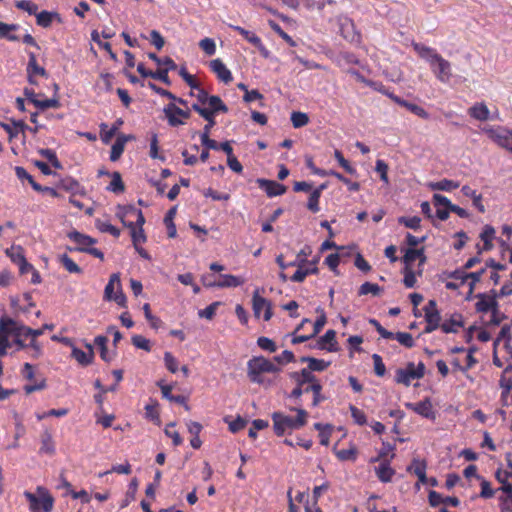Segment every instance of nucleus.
<instances>
[{
  "mask_svg": "<svg viewBox=\"0 0 512 512\" xmlns=\"http://www.w3.org/2000/svg\"><path fill=\"white\" fill-rule=\"evenodd\" d=\"M104 299L115 301L119 306L126 307V296L123 294L119 273H113L104 290Z\"/></svg>",
  "mask_w": 512,
  "mask_h": 512,
  "instance_id": "nucleus-5",
  "label": "nucleus"
},
{
  "mask_svg": "<svg viewBox=\"0 0 512 512\" xmlns=\"http://www.w3.org/2000/svg\"><path fill=\"white\" fill-rule=\"evenodd\" d=\"M111 176L112 180L108 189L114 193H123L125 190V185L122 181L121 174L119 172H113Z\"/></svg>",
  "mask_w": 512,
  "mask_h": 512,
  "instance_id": "nucleus-39",
  "label": "nucleus"
},
{
  "mask_svg": "<svg viewBox=\"0 0 512 512\" xmlns=\"http://www.w3.org/2000/svg\"><path fill=\"white\" fill-rule=\"evenodd\" d=\"M321 350H328L330 352H336L337 341H336V332L332 329L326 331V333L319 338L316 345L314 346Z\"/></svg>",
  "mask_w": 512,
  "mask_h": 512,
  "instance_id": "nucleus-13",
  "label": "nucleus"
},
{
  "mask_svg": "<svg viewBox=\"0 0 512 512\" xmlns=\"http://www.w3.org/2000/svg\"><path fill=\"white\" fill-rule=\"evenodd\" d=\"M495 236V229L490 225H485L480 234L481 240L484 242L483 250L488 251L493 248L492 240Z\"/></svg>",
  "mask_w": 512,
  "mask_h": 512,
  "instance_id": "nucleus-31",
  "label": "nucleus"
},
{
  "mask_svg": "<svg viewBox=\"0 0 512 512\" xmlns=\"http://www.w3.org/2000/svg\"><path fill=\"white\" fill-rule=\"evenodd\" d=\"M39 452L47 455H53L55 453L53 437L48 430H45L41 435V447Z\"/></svg>",
  "mask_w": 512,
  "mask_h": 512,
  "instance_id": "nucleus-26",
  "label": "nucleus"
},
{
  "mask_svg": "<svg viewBox=\"0 0 512 512\" xmlns=\"http://www.w3.org/2000/svg\"><path fill=\"white\" fill-rule=\"evenodd\" d=\"M211 70L217 75L218 79L224 83L232 81L233 77L230 70L220 59H214L210 62Z\"/></svg>",
  "mask_w": 512,
  "mask_h": 512,
  "instance_id": "nucleus-14",
  "label": "nucleus"
},
{
  "mask_svg": "<svg viewBox=\"0 0 512 512\" xmlns=\"http://www.w3.org/2000/svg\"><path fill=\"white\" fill-rule=\"evenodd\" d=\"M258 186L265 190L268 197H275L284 194L287 190L286 186L274 180L258 178L256 180Z\"/></svg>",
  "mask_w": 512,
  "mask_h": 512,
  "instance_id": "nucleus-12",
  "label": "nucleus"
},
{
  "mask_svg": "<svg viewBox=\"0 0 512 512\" xmlns=\"http://www.w3.org/2000/svg\"><path fill=\"white\" fill-rule=\"evenodd\" d=\"M252 305L255 317L259 318L262 311H264V320L268 321L272 317L271 303L259 295V289L253 293Z\"/></svg>",
  "mask_w": 512,
  "mask_h": 512,
  "instance_id": "nucleus-10",
  "label": "nucleus"
},
{
  "mask_svg": "<svg viewBox=\"0 0 512 512\" xmlns=\"http://www.w3.org/2000/svg\"><path fill=\"white\" fill-rule=\"evenodd\" d=\"M107 337L105 336H97L94 340L95 344L100 348V356L101 358L106 361V362H110L112 357H110L108 355V351H107Z\"/></svg>",
  "mask_w": 512,
  "mask_h": 512,
  "instance_id": "nucleus-45",
  "label": "nucleus"
},
{
  "mask_svg": "<svg viewBox=\"0 0 512 512\" xmlns=\"http://www.w3.org/2000/svg\"><path fill=\"white\" fill-rule=\"evenodd\" d=\"M382 290L383 289L377 284L365 282L360 286L358 294L362 296L371 293L374 296H378Z\"/></svg>",
  "mask_w": 512,
  "mask_h": 512,
  "instance_id": "nucleus-42",
  "label": "nucleus"
},
{
  "mask_svg": "<svg viewBox=\"0 0 512 512\" xmlns=\"http://www.w3.org/2000/svg\"><path fill=\"white\" fill-rule=\"evenodd\" d=\"M311 392L313 393V402L312 405L314 407L318 406L321 401L324 400L323 395L321 394L322 385L317 380L314 384L310 385Z\"/></svg>",
  "mask_w": 512,
  "mask_h": 512,
  "instance_id": "nucleus-53",
  "label": "nucleus"
},
{
  "mask_svg": "<svg viewBox=\"0 0 512 512\" xmlns=\"http://www.w3.org/2000/svg\"><path fill=\"white\" fill-rule=\"evenodd\" d=\"M291 377L295 380L298 386H303L304 384L312 385L317 381L316 376L307 368H303L300 372L292 373Z\"/></svg>",
  "mask_w": 512,
  "mask_h": 512,
  "instance_id": "nucleus-23",
  "label": "nucleus"
},
{
  "mask_svg": "<svg viewBox=\"0 0 512 512\" xmlns=\"http://www.w3.org/2000/svg\"><path fill=\"white\" fill-rule=\"evenodd\" d=\"M430 188L432 190H439V191H450L452 189H456L459 187L458 182H454L452 180L443 179L441 181L431 183Z\"/></svg>",
  "mask_w": 512,
  "mask_h": 512,
  "instance_id": "nucleus-36",
  "label": "nucleus"
},
{
  "mask_svg": "<svg viewBox=\"0 0 512 512\" xmlns=\"http://www.w3.org/2000/svg\"><path fill=\"white\" fill-rule=\"evenodd\" d=\"M469 114L471 117H473L477 120L485 121L489 117V110L485 104L481 103V104H476V105L472 106L469 109Z\"/></svg>",
  "mask_w": 512,
  "mask_h": 512,
  "instance_id": "nucleus-32",
  "label": "nucleus"
},
{
  "mask_svg": "<svg viewBox=\"0 0 512 512\" xmlns=\"http://www.w3.org/2000/svg\"><path fill=\"white\" fill-rule=\"evenodd\" d=\"M300 361L303 363H308V370L312 373L313 371H324L329 365L330 362H325L324 360L316 359L309 356H303L300 358Z\"/></svg>",
  "mask_w": 512,
  "mask_h": 512,
  "instance_id": "nucleus-27",
  "label": "nucleus"
},
{
  "mask_svg": "<svg viewBox=\"0 0 512 512\" xmlns=\"http://www.w3.org/2000/svg\"><path fill=\"white\" fill-rule=\"evenodd\" d=\"M175 214H176V207H172L166 213L165 218H164V223H165V225L167 227L168 237L169 238H175L176 235H177L176 226H175V224L173 222Z\"/></svg>",
  "mask_w": 512,
  "mask_h": 512,
  "instance_id": "nucleus-34",
  "label": "nucleus"
},
{
  "mask_svg": "<svg viewBox=\"0 0 512 512\" xmlns=\"http://www.w3.org/2000/svg\"><path fill=\"white\" fill-rule=\"evenodd\" d=\"M18 28L16 24H6L0 21V37L7 38L10 41H17L16 35H10L11 31H15Z\"/></svg>",
  "mask_w": 512,
  "mask_h": 512,
  "instance_id": "nucleus-44",
  "label": "nucleus"
},
{
  "mask_svg": "<svg viewBox=\"0 0 512 512\" xmlns=\"http://www.w3.org/2000/svg\"><path fill=\"white\" fill-rule=\"evenodd\" d=\"M485 132L488 135V137L496 144H498L500 147L512 152V131L498 128L487 129Z\"/></svg>",
  "mask_w": 512,
  "mask_h": 512,
  "instance_id": "nucleus-8",
  "label": "nucleus"
},
{
  "mask_svg": "<svg viewBox=\"0 0 512 512\" xmlns=\"http://www.w3.org/2000/svg\"><path fill=\"white\" fill-rule=\"evenodd\" d=\"M149 154L153 159H160L161 161H165V157L159 154L158 137L156 134H153L151 137Z\"/></svg>",
  "mask_w": 512,
  "mask_h": 512,
  "instance_id": "nucleus-57",
  "label": "nucleus"
},
{
  "mask_svg": "<svg viewBox=\"0 0 512 512\" xmlns=\"http://www.w3.org/2000/svg\"><path fill=\"white\" fill-rule=\"evenodd\" d=\"M40 155L45 157L54 168L56 169H62V165L60 161L58 160L56 153L51 149H41L39 150Z\"/></svg>",
  "mask_w": 512,
  "mask_h": 512,
  "instance_id": "nucleus-50",
  "label": "nucleus"
},
{
  "mask_svg": "<svg viewBox=\"0 0 512 512\" xmlns=\"http://www.w3.org/2000/svg\"><path fill=\"white\" fill-rule=\"evenodd\" d=\"M121 221L124 225H126L128 228H130L131 237H132L133 245L135 248H137V245L139 243H144L146 241V236H145L143 228H141V227L136 228L135 224L133 222L126 223L125 220L123 219V216H121Z\"/></svg>",
  "mask_w": 512,
  "mask_h": 512,
  "instance_id": "nucleus-25",
  "label": "nucleus"
},
{
  "mask_svg": "<svg viewBox=\"0 0 512 512\" xmlns=\"http://www.w3.org/2000/svg\"><path fill=\"white\" fill-rule=\"evenodd\" d=\"M463 326L461 314H453L449 320L443 322L440 326L444 333H456Z\"/></svg>",
  "mask_w": 512,
  "mask_h": 512,
  "instance_id": "nucleus-22",
  "label": "nucleus"
},
{
  "mask_svg": "<svg viewBox=\"0 0 512 512\" xmlns=\"http://www.w3.org/2000/svg\"><path fill=\"white\" fill-rule=\"evenodd\" d=\"M164 362H165L166 368L171 373H176L177 372V370H178V362H177L176 358L170 352H165L164 353Z\"/></svg>",
  "mask_w": 512,
  "mask_h": 512,
  "instance_id": "nucleus-64",
  "label": "nucleus"
},
{
  "mask_svg": "<svg viewBox=\"0 0 512 512\" xmlns=\"http://www.w3.org/2000/svg\"><path fill=\"white\" fill-rule=\"evenodd\" d=\"M60 261L68 272L77 274L82 272V269L68 255H62Z\"/></svg>",
  "mask_w": 512,
  "mask_h": 512,
  "instance_id": "nucleus-48",
  "label": "nucleus"
},
{
  "mask_svg": "<svg viewBox=\"0 0 512 512\" xmlns=\"http://www.w3.org/2000/svg\"><path fill=\"white\" fill-rule=\"evenodd\" d=\"M291 122L294 128H301L309 123V117L306 113L294 111L291 114Z\"/></svg>",
  "mask_w": 512,
  "mask_h": 512,
  "instance_id": "nucleus-40",
  "label": "nucleus"
},
{
  "mask_svg": "<svg viewBox=\"0 0 512 512\" xmlns=\"http://www.w3.org/2000/svg\"><path fill=\"white\" fill-rule=\"evenodd\" d=\"M148 56L151 60L155 61L157 65H164L166 67L165 69L175 70L177 68V65L170 57L159 58L155 53H149Z\"/></svg>",
  "mask_w": 512,
  "mask_h": 512,
  "instance_id": "nucleus-46",
  "label": "nucleus"
},
{
  "mask_svg": "<svg viewBox=\"0 0 512 512\" xmlns=\"http://www.w3.org/2000/svg\"><path fill=\"white\" fill-rule=\"evenodd\" d=\"M16 7L27 11L30 15H35L38 10V6L29 0H20L16 2Z\"/></svg>",
  "mask_w": 512,
  "mask_h": 512,
  "instance_id": "nucleus-62",
  "label": "nucleus"
},
{
  "mask_svg": "<svg viewBox=\"0 0 512 512\" xmlns=\"http://www.w3.org/2000/svg\"><path fill=\"white\" fill-rule=\"evenodd\" d=\"M36 19H37V24L39 26H42L44 28L46 27H49L52 23V19L54 16H57V13H51V12H48V11H42L40 13H36Z\"/></svg>",
  "mask_w": 512,
  "mask_h": 512,
  "instance_id": "nucleus-47",
  "label": "nucleus"
},
{
  "mask_svg": "<svg viewBox=\"0 0 512 512\" xmlns=\"http://www.w3.org/2000/svg\"><path fill=\"white\" fill-rule=\"evenodd\" d=\"M419 259V264L423 265L426 262V256L424 255V249H412L409 248L406 250L405 255L402 260L405 264V267H412L414 261Z\"/></svg>",
  "mask_w": 512,
  "mask_h": 512,
  "instance_id": "nucleus-19",
  "label": "nucleus"
},
{
  "mask_svg": "<svg viewBox=\"0 0 512 512\" xmlns=\"http://www.w3.org/2000/svg\"><path fill=\"white\" fill-rule=\"evenodd\" d=\"M22 328H28L27 326L20 324L19 322H16L10 318H2L0 319V332L4 334H11L15 336V342L20 346L24 347L23 341L29 337V334H27L25 331L22 330Z\"/></svg>",
  "mask_w": 512,
  "mask_h": 512,
  "instance_id": "nucleus-7",
  "label": "nucleus"
},
{
  "mask_svg": "<svg viewBox=\"0 0 512 512\" xmlns=\"http://www.w3.org/2000/svg\"><path fill=\"white\" fill-rule=\"evenodd\" d=\"M211 124H212V122L210 124H206L204 126L203 132L201 134V143L207 149L218 150L219 144L215 140L210 139Z\"/></svg>",
  "mask_w": 512,
  "mask_h": 512,
  "instance_id": "nucleus-33",
  "label": "nucleus"
},
{
  "mask_svg": "<svg viewBox=\"0 0 512 512\" xmlns=\"http://www.w3.org/2000/svg\"><path fill=\"white\" fill-rule=\"evenodd\" d=\"M334 157L340 164V166L349 174H355L356 170L350 165V163L344 158L339 150H335Z\"/></svg>",
  "mask_w": 512,
  "mask_h": 512,
  "instance_id": "nucleus-60",
  "label": "nucleus"
},
{
  "mask_svg": "<svg viewBox=\"0 0 512 512\" xmlns=\"http://www.w3.org/2000/svg\"><path fill=\"white\" fill-rule=\"evenodd\" d=\"M200 48L209 56L214 55L216 52V45L213 39L204 38L199 42Z\"/></svg>",
  "mask_w": 512,
  "mask_h": 512,
  "instance_id": "nucleus-58",
  "label": "nucleus"
},
{
  "mask_svg": "<svg viewBox=\"0 0 512 512\" xmlns=\"http://www.w3.org/2000/svg\"><path fill=\"white\" fill-rule=\"evenodd\" d=\"M400 224L405 225L407 228L418 229L420 227L421 219L418 216L405 217L401 216L398 218Z\"/></svg>",
  "mask_w": 512,
  "mask_h": 512,
  "instance_id": "nucleus-56",
  "label": "nucleus"
},
{
  "mask_svg": "<svg viewBox=\"0 0 512 512\" xmlns=\"http://www.w3.org/2000/svg\"><path fill=\"white\" fill-rule=\"evenodd\" d=\"M63 342L72 346V357L82 366H88L94 359V349L89 343H86L87 352L72 345L71 340L64 338Z\"/></svg>",
  "mask_w": 512,
  "mask_h": 512,
  "instance_id": "nucleus-11",
  "label": "nucleus"
},
{
  "mask_svg": "<svg viewBox=\"0 0 512 512\" xmlns=\"http://www.w3.org/2000/svg\"><path fill=\"white\" fill-rule=\"evenodd\" d=\"M24 496L29 502L31 512H51L53 509L54 498L49 491L42 486L37 487L36 494L25 491Z\"/></svg>",
  "mask_w": 512,
  "mask_h": 512,
  "instance_id": "nucleus-2",
  "label": "nucleus"
},
{
  "mask_svg": "<svg viewBox=\"0 0 512 512\" xmlns=\"http://www.w3.org/2000/svg\"><path fill=\"white\" fill-rule=\"evenodd\" d=\"M27 74H28V81L30 84H36V81L34 80V75L39 76H46V70L39 66L36 61V56L34 53L29 54V62L27 65Z\"/></svg>",
  "mask_w": 512,
  "mask_h": 512,
  "instance_id": "nucleus-17",
  "label": "nucleus"
},
{
  "mask_svg": "<svg viewBox=\"0 0 512 512\" xmlns=\"http://www.w3.org/2000/svg\"><path fill=\"white\" fill-rule=\"evenodd\" d=\"M132 344L138 348L149 352L151 350L150 340L142 335H134L131 339Z\"/></svg>",
  "mask_w": 512,
  "mask_h": 512,
  "instance_id": "nucleus-49",
  "label": "nucleus"
},
{
  "mask_svg": "<svg viewBox=\"0 0 512 512\" xmlns=\"http://www.w3.org/2000/svg\"><path fill=\"white\" fill-rule=\"evenodd\" d=\"M293 411L297 412V417L285 415L281 412H275L272 414L273 429L277 436L284 435L287 431L299 429L307 423V412L302 408H293Z\"/></svg>",
  "mask_w": 512,
  "mask_h": 512,
  "instance_id": "nucleus-1",
  "label": "nucleus"
},
{
  "mask_svg": "<svg viewBox=\"0 0 512 512\" xmlns=\"http://www.w3.org/2000/svg\"><path fill=\"white\" fill-rule=\"evenodd\" d=\"M68 237L77 244L76 248H68L70 251L76 250L80 252L88 253L100 260L104 259V254L97 248L90 247L96 243V239L82 234L78 231H72L68 233Z\"/></svg>",
  "mask_w": 512,
  "mask_h": 512,
  "instance_id": "nucleus-4",
  "label": "nucleus"
},
{
  "mask_svg": "<svg viewBox=\"0 0 512 512\" xmlns=\"http://www.w3.org/2000/svg\"><path fill=\"white\" fill-rule=\"evenodd\" d=\"M281 369L265 357H253L247 363V376L250 381H259V373H279Z\"/></svg>",
  "mask_w": 512,
  "mask_h": 512,
  "instance_id": "nucleus-3",
  "label": "nucleus"
},
{
  "mask_svg": "<svg viewBox=\"0 0 512 512\" xmlns=\"http://www.w3.org/2000/svg\"><path fill=\"white\" fill-rule=\"evenodd\" d=\"M32 103L41 110H45L48 108H57L59 106V101L57 99H45V100H38V99H32Z\"/></svg>",
  "mask_w": 512,
  "mask_h": 512,
  "instance_id": "nucleus-55",
  "label": "nucleus"
},
{
  "mask_svg": "<svg viewBox=\"0 0 512 512\" xmlns=\"http://www.w3.org/2000/svg\"><path fill=\"white\" fill-rule=\"evenodd\" d=\"M413 48L421 58L426 59L429 63H432L433 55H438L433 49L420 43H413Z\"/></svg>",
  "mask_w": 512,
  "mask_h": 512,
  "instance_id": "nucleus-35",
  "label": "nucleus"
},
{
  "mask_svg": "<svg viewBox=\"0 0 512 512\" xmlns=\"http://www.w3.org/2000/svg\"><path fill=\"white\" fill-rule=\"evenodd\" d=\"M134 137L132 135H125V134H120L118 135L115 143L112 145V148H111V152H110V160L111 161H117L123 151H124V147H125V144L129 141V140H132Z\"/></svg>",
  "mask_w": 512,
  "mask_h": 512,
  "instance_id": "nucleus-15",
  "label": "nucleus"
},
{
  "mask_svg": "<svg viewBox=\"0 0 512 512\" xmlns=\"http://www.w3.org/2000/svg\"><path fill=\"white\" fill-rule=\"evenodd\" d=\"M123 121L121 119H118L116 121V123L110 128L108 129V125L105 124V123H102L100 125V128H101V133H100V137H101V140L104 142V143H109L111 141V139L113 138V136L116 134V131L118 130V127L120 125H122Z\"/></svg>",
  "mask_w": 512,
  "mask_h": 512,
  "instance_id": "nucleus-28",
  "label": "nucleus"
},
{
  "mask_svg": "<svg viewBox=\"0 0 512 512\" xmlns=\"http://www.w3.org/2000/svg\"><path fill=\"white\" fill-rule=\"evenodd\" d=\"M406 407L408 409L415 411L416 413L423 417L434 418L432 403L428 398L416 404L406 403Z\"/></svg>",
  "mask_w": 512,
  "mask_h": 512,
  "instance_id": "nucleus-16",
  "label": "nucleus"
},
{
  "mask_svg": "<svg viewBox=\"0 0 512 512\" xmlns=\"http://www.w3.org/2000/svg\"><path fill=\"white\" fill-rule=\"evenodd\" d=\"M389 97L397 104H399L400 106H403L405 108H407L409 111H411L412 113H414L415 115L423 118V119H427L428 118V113L420 106L416 105V104H413V103H410L406 100H403L401 99L400 97L398 96H395L393 94H389Z\"/></svg>",
  "mask_w": 512,
  "mask_h": 512,
  "instance_id": "nucleus-21",
  "label": "nucleus"
},
{
  "mask_svg": "<svg viewBox=\"0 0 512 512\" xmlns=\"http://www.w3.org/2000/svg\"><path fill=\"white\" fill-rule=\"evenodd\" d=\"M127 214L135 215L136 216V223H134L135 227L138 226V227L143 228V225L145 223V218L140 209H136L134 206H127L125 208V215H127Z\"/></svg>",
  "mask_w": 512,
  "mask_h": 512,
  "instance_id": "nucleus-54",
  "label": "nucleus"
},
{
  "mask_svg": "<svg viewBox=\"0 0 512 512\" xmlns=\"http://www.w3.org/2000/svg\"><path fill=\"white\" fill-rule=\"evenodd\" d=\"M157 385L160 387L162 395H163L164 398H166L167 400H169L171 402H176L178 404L183 405L187 411L190 410V407L187 404V399H186L185 396H183V395L175 396V394H171V391H172V386L171 385L163 384L162 381H159L157 383Z\"/></svg>",
  "mask_w": 512,
  "mask_h": 512,
  "instance_id": "nucleus-18",
  "label": "nucleus"
},
{
  "mask_svg": "<svg viewBox=\"0 0 512 512\" xmlns=\"http://www.w3.org/2000/svg\"><path fill=\"white\" fill-rule=\"evenodd\" d=\"M96 226L101 232L110 233L114 237H119L120 235V230L108 222L98 220Z\"/></svg>",
  "mask_w": 512,
  "mask_h": 512,
  "instance_id": "nucleus-52",
  "label": "nucleus"
},
{
  "mask_svg": "<svg viewBox=\"0 0 512 512\" xmlns=\"http://www.w3.org/2000/svg\"><path fill=\"white\" fill-rule=\"evenodd\" d=\"M425 374V366L420 362L417 366L409 362L405 368L396 370L395 381L398 384L409 386L413 379H421Z\"/></svg>",
  "mask_w": 512,
  "mask_h": 512,
  "instance_id": "nucleus-6",
  "label": "nucleus"
},
{
  "mask_svg": "<svg viewBox=\"0 0 512 512\" xmlns=\"http://www.w3.org/2000/svg\"><path fill=\"white\" fill-rule=\"evenodd\" d=\"M207 104L209 105L208 112L216 114L218 112H228V107L223 103L221 98L216 95L210 96Z\"/></svg>",
  "mask_w": 512,
  "mask_h": 512,
  "instance_id": "nucleus-30",
  "label": "nucleus"
},
{
  "mask_svg": "<svg viewBox=\"0 0 512 512\" xmlns=\"http://www.w3.org/2000/svg\"><path fill=\"white\" fill-rule=\"evenodd\" d=\"M15 173L20 180H23V179L28 180V182L30 183V185L32 186V188L35 191L42 190V186L39 185L37 182H35L33 177L23 167H20V166L15 167Z\"/></svg>",
  "mask_w": 512,
  "mask_h": 512,
  "instance_id": "nucleus-38",
  "label": "nucleus"
},
{
  "mask_svg": "<svg viewBox=\"0 0 512 512\" xmlns=\"http://www.w3.org/2000/svg\"><path fill=\"white\" fill-rule=\"evenodd\" d=\"M378 478L382 482H389L394 475V470L387 464L382 463L376 470Z\"/></svg>",
  "mask_w": 512,
  "mask_h": 512,
  "instance_id": "nucleus-43",
  "label": "nucleus"
},
{
  "mask_svg": "<svg viewBox=\"0 0 512 512\" xmlns=\"http://www.w3.org/2000/svg\"><path fill=\"white\" fill-rule=\"evenodd\" d=\"M221 281L217 282V283H206L204 282V285L207 286V287H237V286H240L242 284H244L245 280L238 277V276H234V275H230V274H226V275H221Z\"/></svg>",
  "mask_w": 512,
  "mask_h": 512,
  "instance_id": "nucleus-20",
  "label": "nucleus"
},
{
  "mask_svg": "<svg viewBox=\"0 0 512 512\" xmlns=\"http://www.w3.org/2000/svg\"><path fill=\"white\" fill-rule=\"evenodd\" d=\"M91 38L94 42H96L101 48H103L104 50H106L108 53H109V56L110 58L113 60V61H117L118 58H117V55L112 51L111 49V44L109 42H102L100 40V35L98 33L97 30H93L92 33H91Z\"/></svg>",
  "mask_w": 512,
  "mask_h": 512,
  "instance_id": "nucleus-41",
  "label": "nucleus"
},
{
  "mask_svg": "<svg viewBox=\"0 0 512 512\" xmlns=\"http://www.w3.org/2000/svg\"><path fill=\"white\" fill-rule=\"evenodd\" d=\"M425 320L427 322V325L424 329L425 333H431L432 331L436 330L441 326V316L439 311H434L433 313H426Z\"/></svg>",
  "mask_w": 512,
  "mask_h": 512,
  "instance_id": "nucleus-29",
  "label": "nucleus"
},
{
  "mask_svg": "<svg viewBox=\"0 0 512 512\" xmlns=\"http://www.w3.org/2000/svg\"><path fill=\"white\" fill-rule=\"evenodd\" d=\"M477 298L479 299L476 303V310L478 312H487L497 307L496 295L488 297L485 294H479Z\"/></svg>",
  "mask_w": 512,
  "mask_h": 512,
  "instance_id": "nucleus-24",
  "label": "nucleus"
},
{
  "mask_svg": "<svg viewBox=\"0 0 512 512\" xmlns=\"http://www.w3.org/2000/svg\"><path fill=\"white\" fill-rule=\"evenodd\" d=\"M232 28L234 30H236L237 32H239L248 42H250L254 46H256V47L262 46L261 39L254 33L250 32L240 26H232Z\"/></svg>",
  "mask_w": 512,
  "mask_h": 512,
  "instance_id": "nucleus-37",
  "label": "nucleus"
},
{
  "mask_svg": "<svg viewBox=\"0 0 512 512\" xmlns=\"http://www.w3.org/2000/svg\"><path fill=\"white\" fill-rule=\"evenodd\" d=\"M432 66L436 65L433 69L437 79L443 83H447L451 76V64L445 60L441 55H433L432 56Z\"/></svg>",
  "mask_w": 512,
  "mask_h": 512,
  "instance_id": "nucleus-9",
  "label": "nucleus"
},
{
  "mask_svg": "<svg viewBox=\"0 0 512 512\" xmlns=\"http://www.w3.org/2000/svg\"><path fill=\"white\" fill-rule=\"evenodd\" d=\"M404 279L403 283L407 288H412L416 283L415 273L412 267H404L403 269Z\"/></svg>",
  "mask_w": 512,
  "mask_h": 512,
  "instance_id": "nucleus-61",
  "label": "nucleus"
},
{
  "mask_svg": "<svg viewBox=\"0 0 512 512\" xmlns=\"http://www.w3.org/2000/svg\"><path fill=\"white\" fill-rule=\"evenodd\" d=\"M388 169V165L383 160L376 161L375 170L380 174V178L385 184L389 183Z\"/></svg>",
  "mask_w": 512,
  "mask_h": 512,
  "instance_id": "nucleus-63",
  "label": "nucleus"
},
{
  "mask_svg": "<svg viewBox=\"0 0 512 512\" xmlns=\"http://www.w3.org/2000/svg\"><path fill=\"white\" fill-rule=\"evenodd\" d=\"M394 337L397 339V341L407 347V348H411L414 346V340H413V337L410 333H407V332H398L394 335Z\"/></svg>",
  "mask_w": 512,
  "mask_h": 512,
  "instance_id": "nucleus-59",
  "label": "nucleus"
},
{
  "mask_svg": "<svg viewBox=\"0 0 512 512\" xmlns=\"http://www.w3.org/2000/svg\"><path fill=\"white\" fill-rule=\"evenodd\" d=\"M143 311H144V314H145V318L150 323V326L153 329H158L161 326L162 321L158 317L152 315L151 310H150V305L148 303H145L143 305Z\"/></svg>",
  "mask_w": 512,
  "mask_h": 512,
  "instance_id": "nucleus-51",
  "label": "nucleus"
}]
</instances>
